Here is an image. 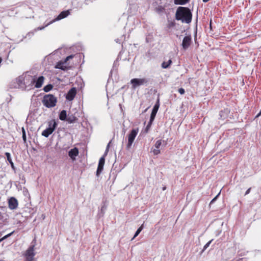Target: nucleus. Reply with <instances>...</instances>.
Here are the masks:
<instances>
[{
    "instance_id": "1",
    "label": "nucleus",
    "mask_w": 261,
    "mask_h": 261,
    "mask_svg": "<svg viewBox=\"0 0 261 261\" xmlns=\"http://www.w3.org/2000/svg\"><path fill=\"white\" fill-rule=\"evenodd\" d=\"M192 13L188 7H179L176 11L175 19L182 22L189 23L191 22Z\"/></svg>"
},
{
    "instance_id": "2",
    "label": "nucleus",
    "mask_w": 261,
    "mask_h": 261,
    "mask_svg": "<svg viewBox=\"0 0 261 261\" xmlns=\"http://www.w3.org/2000/svg\"><path fill=\"white\" fill-rule=\"evenodd\" d=\"M42 102L44 106L46 108H50L56 105L57 99L53 94H46L43 96Z\"/></svg>"
},
{
    "instance_id": "3",
    "label": "nucleus",
    "mask_w": 261,
    "mask_h": 261,
    "mask_svg": "<svg viewBox=\"0 0 261 261\" xmlns=\"http://www.w3.org/2000/svg\"><path fill=\"white\" fill-rule=\"evenodd\" d=\"M138 132H139L138 128H137L135 129H133L130 131V132L128 136V143L126 146V149L127 150H129L130 149V148L131 147V146L134 141V140L138 133Z\"/></svg>"
},
{
    "instance_id": "4",
    "label": "nucleus",
    "mask_w": 261,
    "mask_h": 261,
    "mask_svg": "<svg viewBox=\"0 0 261 261\" xmlns=\"http://www.w3.org/2000/svg\"><path fill=\"white\" fill-rule=\"evenodd\" d=\"M148 82V80L146 78H134L130 80V83L132 85V89H135L138 86L146 85Z\"/></svg>"
},
{
    "instance_id": "5",
    "label": "nucleus",
    "mask_w": 261,
    "mask_h": 261,
    "mask_svg": "<svg viewBox=\"0 0 261 261\" xmlns=\"http://www.w3.org/2000/svg\"><path fill=\"white\" fill-rule=\"evenodd\" d=\"M35 82V77L32 75H25V80L24 82L25 88L24 90H28L33 88V86Z\"/></svg>"
},
{
    "instance_id": "6",
    "label": "nucleus",
    "mask_w": 261,
    "mask_h": 261,
    "mask_svg": "<svg viewBox=\"0 0 261 261\" xmlns=\"http://www.w3.org/2000/svg\"><path fill=\"white\" fill-rule=\"evenodd\" d=\"M35 245H31L27 250L25 252V261H33L34 257L35 255L34 252Z\"/></svg>"
},
{
    "instance_id": "7",
    "label": "nucleus",
    "mask_w": 261,
    "mask_h": 261,
    "mask_svg": "<svg viewBox=\"0 0 261 261\" xmlns=\"http://www.w3.org/2000/svg\"><path fill=\"white\" fill-rule=\"evenodd\" d=\"M160 97L159 96H158V97L157 98L156 103H155L153 109L152 110L150 117V120L151 121H154L155 117L156 116V113L159 110V107H160Z\"/></svg>"
},
{
    "instance_id": "8",
    "label": "nucleus",
    "mask_w": 261,
    "mask_h": 261,
    "mask_svg": "<svg viewBox=\"0 0 261 261\" xmlns=\"http://www.w3.org/2000/svg\"><path fill=\"white\" fill-rule=\"evenodd\" d=\"M192 43V37L191 35L185 36L181 43V46L184 50L187 49Z\"/></svg>"
},
{
    "instance_id": "9",
    "label": "nucleus",
    "mask_w": 261,
    "mask_h": 261,
    "mask_svg": "<svg viewBox=\"0 0 261 261\" xmlns=\"http://www.w3.org/2000/svg\"><path fill=\"white\" fill-rule=\"evenodd\" d=\"M69 14H70V12H69V10L62 11L58 16V17L57 18H56L54 20L50 21V22H49L48 23L46 24L45 26H48V25H49V24H51L53 22H55L56 21L59 20L60 19H63V18L66 17L67 16H68V15H69Z\"/></svg>"
},
{
    "instance_id": "10",
    "label": "nucleus",
    "mask_w": 261,
    "mask_h": 261,
    "mask_svg": "<svg viewBox=\"0 0 261 261\" xmlns=\"http://www.w3.org/2000/svg\"><path fill=\"white\" fill-rule=\"evenodd\" d=\"M105 156L103 155L102 157H101L99 159L98 165L96 171V176H99V175L100 174V173L102 172L103 169V166L105 163Z\"/></svg>"
},
{
    "instance_id": "11",
    "label": "nucleus",
    "mask_w": 261,
    "mask_h": 261,
    "mask_svg": "<svg viewBox=\"0 0 261 261\" xmlns=\"http://www.w3.org/2000/svg\"><path fill=\"white\" fill-rule=\"evenodd\" d=\"M76 94V89L75 87L71 88L66 94V99L71 101L72 100Z\"/></svg>"
},
{
    "instance_id": "12",
    "label": "nucleus",
    "mask_w": 261,
    "mask_h": 261,
    "mask_svg": "<svg viewBox=\"0 0 261 261\" xmlns=\"http://www.w3.org/2000/svg\"><path fill=\"white\" fill-rule=\"evenodd\" d=\"M25 80V76H19L16 79V83L18 85V88L24 90V89L25 88V86H24Z\"/></svg>"
},
{
    "instance_id": "13",
    "label": "nucleus",
    "mask_w": 261,
    "mask_h": 261,
    "mask_svg": "<svg viewBox=\"0 0 261 261\" xmlns=\"http://www.w3.org/2000/svg\"><path fill=\"white\" fill-rule=\"evenodd\" d=\"M9 207L11 210H14L18 206V202L17 199L14 197H11L8 201Z\"/></svg>"
},
{
    "instance_id": "14",
    "label": "nucleus",
    "mask_w": 261,
    "mask_h": 261,
    "mask_svg": "<svg viewBox=\"0 0 261 261\" xmlns=\"http://www.w3.org/2000/svg\"><path fill=\"white\" fill-rule=\"evenodd\" d=\"M79 153L78 148L77 147H74L69 151L68 155L73 161H74L75 160L76 156L78 155Z\"/></svg>"
},
{
    "instance_id": "15",
    "label": "nucleus",
    "mask_w": 261,
    "mask_h": 261,
    "mask_svg": "<svg viewBox=\"0 0 261 261\" xmlns=\"http://www.w3.org/2000/svg\"><path fill=\"white\" fill-rule=\"evenodd\" d=\"M44 77L43 76H39L37 79H35V87L36 88H40L43 83Z\"/></svg>"
},
{
    "instance_id": "16",
    "label": "nucleus",
    "mask_w": 261,
    "mask_h": 261,
    "mask_svg": "<svg viewBox=\"0 0 261 261\" xmlns=\"http://www.w3.org/2000/svg\"><path fill=\"white\" fill-rule=\"evenodd\" d=\"M66 120L69 123H72L76 122L77 120V118L74 116L73 114H68L67 115Z\"/></svg>"
},
{
    "instance_id": "17",
    "label": "nucleus",
    "mask_w": 261,
    "mask_h": 261,
    "mask_svg": "<svg viewBox=\"0 0 261 261\" xmlns=\"http://www.w3.org/2000/svg\"><path fill=\"white\" fill-rule=\"evenodd\" d=\"M54 130H53L52 129H51L50 128H46L45 129H44L42 132V135L45 137H48L50 134H51L53 132Z\"/></svg>"
},
{
    "instance_id": "18",
    "label": "nucleus",
    "mask_w": 261,
    "mask_h": 261,
    "mask_svg": "<svg viewBox=\"0 0 261 261\" xmlns=\"http://www.w3.org/2000/svg\"><path fill=\"white\" fill-rule=\"evenodd\" d=\"M58 125V123L56 122L55 120L53 119L48 122V128H50L53 130H55V128H56L57 126Z\"/></svg>"
},
{
    "instance_id": "19",
    "label": "nucleus",
    "mask_w": 261,
    "mask_h": 261,
    "mask_svg": "<svg viewBox=\"0 0 261 261\" xmlns=\"http://www.w3.org/2000/svg\"><path fill=\"white\" fill-rule=\"evenodd\" d=\"M5 155H6V156L7 157V161L9 162V163L11 165V168L14 170H15V167L14 163H13V161L12 160L10 153H9V152H6L5 153Z\"/></svg>"
},
{
    "instance_id": "20",
    "label": "nucleus",
    "mask_w": 261,
    "mask_h": 261,
    "mask_svg": "<svg viewBox=\"0 0 261 261\" xmlns=\"http://www.w3.org/2000/svg\"><path fill=\"white\" fill-rule=\"evenodd\" d=\"M107 208V205L106 202L103 201V205L101 206L100 212L98 213L99 217H102L104 215Z\"/></svg>"
},
{
    "instance_id": "21",
    "label": "nucleus",
    "mask_w": 261,
    "mask_h": 261,
    "mask_svg": "<svg viewBox=\"0 0 261 261\" xmlns=\"http://www.w3.org/2000/svg\"><path fill=\"white\" fill-rule=\"evenodd\" d=\"M176 23L175 20H168L167 23L166 24V28L168 29H171L175 27Z\"/></svg>"
},
{
    "instance_id": "22",
    "label": "nucleus",
    "mask_w": 261,
    "mask_h": 261,
    "mask_svg": "<svg viewBox=\"0 0 261 261\" xmlns=\"http://www.w3.org/2000/svg\"><path fill=\"white\" fill-rule=\"evenodd\" d=\"M59 119L62 121H65L67 115V112L65 110H62L59 114Z\"/></svg>"
},
{
    "instance_id": "23",
    "label": "nucleus",
    "mask_w": 261,
    "mask_h": 261,
    "mask_svg": "<svg viewBox=\"0 0 261 261\" xmlns=\"http://www.w3.org/2000/svg\"><path fill=\"white\" fill-rule=\"evenodd\" d=\"M64 62L63 61H60L58 62L57 65L55 66L56 68L60 69L62 70H65L66 69V67L64 65Z\"/></svg>"
},
{
    "instance_id": "24",
    "label": "nucleus",
    "mask_w": 261,
    "mask_h": 261,
    "mask_svg": "<svg viewBox=\"0 0 261 261\" xmlns=\"http://www.w3.org/2000/svg\"><path fill=\"white\" fill-rule=\"evenodd\" d=\"M172 61L171 59L169 60L167 62H163L162 63L161 66L164 69L168 68L170 65L172 64Z\"/></svg>"
},
{
    "instance_id": "25",
    "label": "nucleus",
    "mask_w": 261,
    "mask_h": 261,
    "mask_svg": "<svg viewBox=\"0 0 261 261\" xmlns=\"http://www.w3.org/2000/svg\"><path fill=\"white\" fill-rule=\"evenodd\" d=\"M190 0H174L175 5H184L189 3Z\"/></svg>"
},
{
    "instance_id": "26",
    "label": "nucleus",
    "mask_w": 261,
    "mask_h": 261,
    "mask_svg": "<svg viewBox=\"0 0 261 261\" xmlns=\"http://www.w3.org/2000/svg\"><path fill=\"white\" fill-rule=\"evenodd\" d=\"M228 112L227 110L224 111H221L219 113L220 118L222 119H225L227 116V113Z\"/></svg>"
},
{
    "instance_id": "27",
    "label": "nucleus",
    "mask_w": 261,
    "mask_h": 261,
    "mask_svg": "<svg viewBox=\"0 0 261 261\" xmlns=\"http://www.w3.org/2000/svg\"><path fill=\"white\" fill-rule=\"evenodd\" d=\"M53 88V86L51 84H48L44 87L43 90L45 92H48L50 91Z\"/></svg>"
},
{
    "instance_id": "28",
    "label": "nucleus",
    "mask_w": 261,
    "mask_h": 261,
    "mask_svg": "<svg viewBox=\"0 0 261 261\" xmlns=\"http://www.w3.org/2000/svg\"><path fill=\"white\" fill-rule=\"evenodd\" d=\"M143 225L144 224H143L136 231L135 233V235L133 237V238L132 239H134V238H135L136 237H137L139 234L140 233V232L142 230V229H143Z\"/></svg>"
},
{
    "instance_id": "29",
    "label": "nucleus",
    "mask_w": 261,
    "mask_h": 261,
    "mask_svg": "<svg viewBox=\"0 0 261 261\" xmlns=\"http://www.w3.org/2000/svg\"><path fill=\"white\" fill-rule=\"evenodd\" d=\"M153 121H151V120L149 119V121L148 122L145 129V130H144V132L145 133H148V130H149L152 123H153Z\"/></svg>"
},
{
    "instance_id": "30",
    "label": "nucleus",
    "mask_w": 261,
    "mask_h": 261,
    "mask_svg": "<svg viewBox=\"0 0 261 261\" xmlns=\"http://www.w3.org/2000/svg\"><path fill=\"white\" fill-rule=\"evenodd\" d=\"M162 142H164V141H162V140H159L157 141H156L154 144L155 148L159 149L162 145Z\"/></svg>"
},
{
    "instance_id": "31",
    "label": "nucleus",
    "mask_w": 261,
    "mask_h": 261,
    "mask_svg": "<svg viewBox=\"0 0 261 261\" xmlns=\"http://www.w3.org/2000/svg\"><path fill=\"white\" fill-rule=\"evenodd\" d=\"M155 10H156V12L160 13L164 12L165 11V9L163 7L160 6L155 8Z\"/></svg>"
},
{
    "instance_id": "32",
    "label": "nucleus",
    "mask_w": 261,
    "mask_h": 261,
    "mask_svg": "<svg viewBox=\"0 0 261 261\" xmlns=\"http://www.w3.org/2000/svg\"><path fill=\"white\" fill-rule=\"evenodd\" d=\"M213 239H212L211 240H210L209 242H208L203 247V249H202L201 252L202 253L206 249H207L210 245L211 244V243L213 242Z\"/></svg>"
},
{
    "instance_id": "33",
    "label": "nucleus",
    "mask_w": 261,
    "mask_h": 261,
    "mask_svg": "<svg viewBox=\"0 0 261 261\" xmlns=\"http://www.w3.org/2000/svg\"><path fill=\"white\" fill-rule=\"evenodd\" d=\"M154 155H158L160 153V150L159 149L154 148L152 150Z\"/></svg>"
},
{
    "instance_id": "34",
    "label": "nucleus",
    "mask_w": 261,
    "mask_h": 261,
    "mask_svg": "<svg viewBox=\"0 0 261 261\" xmlns=\"http://www.w3.org/2000/svg\"><path fill=\"white\" fill-rule=\"evenodd\" d=\"M220 194V192L211 200V201L210 202V204L214 203L217 200V199L218 198V197H219Z\"/></svg>"
},
{
    "instance_id": "35",
    "label": "nucleus",
    "mask_w": 261,
    "mask_h": 261,
    "mask_svg": "<svg viewBox=\"0 0 261 261\" xmlns=\"http://www.w3.org/2000/svg\"><path fill=\"white\" fill-rule=\"evenodd\" d=\"M111 141L109 142V143L108 144L107 146V148H106V151H105V152L104 153V155H107V153L109 151V147H110V144L111 143Z\"/></svg>"
},
{
    "instance_id": "36",
    "label": "nucleus",
    "mask_w": 261,
    "mask_h": 261,
    "mask_svg": "<svg viewBox=\"0 0 261 261\" xmlns=\"http://www.w3.org/2000/svg\"><path fill=\"white\" fill-rule=\"evenodd\" d=\"M178 92L180 94L182 95L185 94V90L184 88H180L178 89Z\"/></svg>"
},
{
    "instance_id": "37",
    "label": "nucleus",
    "mask_w": 261,
    "mask_h": 261,
    "mask_svg": "<svg viewBox=\"0 0 261 261\" xmlns=\"http://www.w3.org/2000/svg\"><path fill=\"white\" fill-rule=\"evenodd\" d=\"M5 214L4 213H2L0 211V220H3L4 219V215Z\"/></svg>"
},
{
    "instance_id": "38",
    "label": "nucleus",
    "mask_w": 261,
    "mask_h": 261,
    "mask_svg": "<svg viewBox=\"0 0 261 261\" xmlns=\"http://www.w3.org/2000/svg\"><path fill=\"white\" fill-rule=\"evenodd\" d=\"M46 26H43V27H39L37 29H35L36 31H39V30H43L45 27Z\"/></svg>"
},
{
    "instance_id": "39",
    "label": "nucleus",
    "mask_w": 261,
    "mask_h": 261,
    "mask_svg": "<svg viewBox=\"0 0 261 261\" xmlns=\"http://www.w3.org/2000/svg\"><path fill=\"white\" fill-rule=\"evenodd\" d=\"M22 139L24 143H26L27 141V137H26V134L22 135Z\"/></svg>"
},
{
    "instance_id": "40",
    "label": "nucleus",
    "mask_w": 261,
    "mask_h": 261,
    "mask_svg": "<svg viewBox=\"0 0 261 261\" xmlns=\"http://www.w3.org/2000/svg\"><path fill=\"white\" fill-rule=\"evenodd\" d=\"M251 189V188H249V189H248L245 193V195H247V194H248L250 193Z\"/></svg>"
},
{
    "instance_id": "41",
    "label": "nucleus",
    "mask_w": 261,
    "mask_h": 261,
    "mask_svg": "<svg viewBox=\"0 0 261 261\" xmlns=\"http://www.w3.org/2000/svg\"><path fill=\"white\" fill-rule=\"evenodd\" d=\"M7 238H8V237L6 236H5L4 237H3V238H2L1 239H0V242H2V241L6 239Z\"/></svg>"
},
{
    "instance_id": "42",
    "label": "nucleus",
    "mask_w": 261,
    "mask_h": 261,
    "mask_svg": "<svg viewBox=\"0 0 261 261\" xmlns=\"http://www.w3.org/2000/svg\"><path fill=\"white\" fill-rule=\"evenodd\" d=\"M74 55H71L68 56L67 57H68V58L69 59V60L70 59H72L74 57Z\"/></svg>"
},
{
    "instance_id": "43",
    "label": "nucleus",
    "mask_w": 261,
    "mask_h": 261,
    "mask_svg": "<svg viewBox=\"0 0 261 261\" xmlns=\"http://www.w3.org/2000/svg\"><path fill=\"white\" fill-rule=\"evenodd\" d=\"M150 108V106L147 107L143 111L142 113H145Z\"/></svg>"
},
{
    "instance_id": "44",
    "label": "nucleus",
    "mask_w": 261,
    "mask_h": 261,
    "mask_svg": "<svg viewBox=\"0 0 261 261\" xmlns=\"http://www.w3.org/2000/svg\"><path fill=\"white\" fill-rule=\"evenodd\" d=\"M69 60V59L68 58V57H67L63 61V62H64V64H65Z\"/></svg>"
},
{
    "instance_id": "45",
    "label": "nucleus",
    "mask_w": 261,
    "mask_h": 261,
    "mask_svg": "<svg viewBox=\"0 0 261 261\" xmlns=\"http://www.w3.org/2000/svg\"><path fill=\"white\" fill-rule=\"evenodd\" d=\"M22 135L26 134L24 127H22Z\"/></svg>"
},
{
    "instance_id": "46",
    "label": "nucleus",
    "mask_w": 261,
    "mask_h": 261,
    "mask_svg": "<svg viewBox=\"0 0 261 261\" xmlns=\"http://www.w3.org/2000/svg\"><path fill=\"white\" fill-rule=\"evenodd\" d=\"M14 231H12V232H11V233H9V234H7V235H6V236H7L8 238V237H10V236H11V235L14 233Z\"/></svg>"
},
{
    "instance_id": "47",
    "label": "nucleus",
    "mask_w": 261,
    "mask_h": 261,
    "mask_svg": "<svg viewBox=\"0 0 261 261\" xmlns=\"http://www.w3.org/2000/svg\"><path fill=\"white\" fill-rule=\"evenodd\" d=\"M261 115V112H259L258 114L255 116V118L259 117Z\"/></svg>"
},
{
    "instance_id": "48",
    "label": "nucleus",
    "mask_w": 261,
    "mask_h": 261,
    "mask_svg": "<svg viewBox=\"0 0 261 261\" xmlns=\"http://www.w3.org/2000/svg\"><path fill=\"white\" fill-rule=\"evenodd\" d=\"M261 115V112H259L258 114L255 116V118L259 117Z\"/></svg>"
},
{
    "instance_id": "49",
    "label": "nucleus",
    "mask_w": 261,
    "mask_h": 261,
    "mask_svg": "<svg viewBox=\"0 0 261 261\" xmlns=\"http://www.w3.org/2000/svg\"><path fill=\"white\" fill-rule=\"evenodd\" d=\"M209 0H202V1L204 2V3H206Z\"/></svg>"
},
{
    "instance_id": "50",
    "label": "nucleus",
    "mask_w": 261,
    "mask_h": 261,
    "mask_svg": "<svg viewBox=\"0 0 261 261\" xmlns=\"http://www.w3.org/2000/svg\"><path fill=\"white\" fill-rule=\"evenodd\" d=\"M166 189V187H164L163 188V191L165 190Z\"/></svg>"
},
{
    "instance_id": "51",
    "label": "nucleus",
    "mask_w": 261,
    "mask_h": 261,
    "mask_svg": "<svg viewBox=\"0 0 261 261\" xmlns=\"http://www.w3.org/2000/svg\"><path fill=\"white\" fill-rule=\"evenodd\" d=\"M2 58L0 57V64L1 63V62H2Z\"/></svg>"
},
{
    "instance_id": "52",
    "label": "nucleus",
    "mask_w": 261,
    "mask_h": 261,
    "mask_svg": "<svg viewBox=\"0 0 261 261\" xmlns=\"http://www.w3.org/2000/svg\"><path fill=\"white\" fill-rule=\"evenodd\" d=\"M261 112V109H260V112Z\"/></svg>"
}]
</instances>
